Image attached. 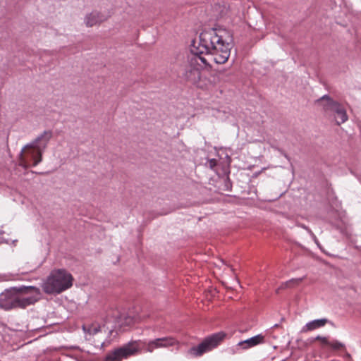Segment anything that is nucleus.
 I'll return each mask as SVG.
<instances>
[{
	"instance_id": "obj_10",
	"label": "nucleus",
	"mask_w": 361,
	"mask_h": 361,
	"mask_svg": "<svg viewBox=\"0 0 361 361\" xmlns=\"http://www.w3.org/2000/svg\"><path fill=\"white\" fill-rule=\"evenodd\" d=\"M264 336L262 334H257L250 338L238 342L236 345V348L238 350H247L257 345L264 343Z\"/></svg>"
},
{
	"instance_id": "obj_19",
	"label": "nucleus",
	"mask_w": 361,
	"mask_h": 361,
	"mask_svg": "<svg viewBox=\"0 0 361 361\" xmlns=\"http://www.w3.org/2000/svg\"><path fill=\"white\" fill-rule=\"evenodd\" d=\"M209 167L211 169H213L216 166V161L215 159H210L209 161Z\"/></svg>"
},
{
	"instance_id": "obj_9",
	"label": "nucleus",
	"mask_w": 361,
	"mask_h": 361,
	"mask_svg": "<svg viewBox=\"0 0 361 361\" xmlns=\"http://www.w3.org/2000/svg\"><path fill=\"white\" fill-rule=\"evenodd\" d=\"M108 17L104 13L94 10L85 15L84 18V23L87 27L99 25L102 23L106 21Z\"/></svg>"
},
{
	"instance_id": "obj_18",
	"label": "nucleus",
	"mask_w": 361,
	"mask_h": 361,
	"mask_svg": "<svg viewBox=\"0 0 361 361\" xmlns=\"http://www.w3.org/2000/svg\"><path fill=\"white\" fill-rule=\"evenodd\" d=\"M314 340H319V341H320L321 343H322V345H326V346H327L328 344L329 343V338L327 337L317 336V337H315L314 338Z\"/></svg>"
},
{
	"instance_id": "obj_16",
	"label": "nucleus",
	"mask_w": 361,
	"mask_h": 361,
	"mask_svg": "<svg viewBox=\"0 0 361 361\" xmlns=\"http://www.w3.org/2000/svg\"><path fill=\"white\" fill-rule=\"evenodd\" d=\"M302 278L292 279L286 283V286H293L299 284L302 281Z\"/></svg>"
},
{
	"instance_id": "obj_2",
	"label": "nucleus",
	"mask_w": 361,
	"mask_h": 361,
	"mask_svg": "<svg viewBox=\"0 0 361 361\" xmlns=\"http://www.w3.org/2000/svg\"><path fill=\"white\" fill-rule=\"evenodd\" d=\"M40 290L35 286L12 287L0 294V307L8 310L25 308L40 298Z\"/></svg>"
},
{
	"instance_id": "obj_1",
	"label": "nucleus",
	"mask_w": 361,
	"mask_h": 361,
	"mask_svg": "<svg viewBox=\"0 0 361 361\" xmlns=\"http://www.w3.org/2000/svg\"><path fill=\"white\" fill-rule=\"evenodd\" d=\"M231 46L219 35L216 30L210 29L202 32L198 41H193L188 56V66L185 71L186 79L198 85L202 75L201 70L214 62L217 64L226 63L231 54Z\"/></svg>"
},
{
	"instance_id": "obj_12",
	"label": "nucleus",
	"mask_w": 361,
	"mask_h": 361,
	"mask_svg": "<svg viewBox=\"0 0 361 361\" xmlns=\"http://www.w3.org/2000/svg\"><path fill=\"white\" fill-rule=\"evenodd\" d=\"M106 322L109 324V325L111 324V321H109V315H108L106 317V318L104 319V324L102 326L99 325L97 323H93V324H92L90 325H87V326L83 325L82 329L85 331V333H88L90 335H94L102 330H104V331H108L106 329V325L104 326Z\"/></svg>"
},
{
	"instance_id": "obj_4",
	"label": "nucleus",
	"mask_w": 361,
	"mask_h": 361,
	"mask_svg": "<svg viewBox=\"0 0 361 361\" xmlns=\"http://www.w3.org/2000/svg\"><path fill=\"white\" fill-rule=\"evenodd\" d=\"M73 285V277L65 269H55L42 281V288L47 294H59Z\"/></svg>"
},
{
	"instance_id": "obj_7",
	"label": "nucleus",
	"mask_w": 361,
	"mask_h": 361,
	"mask_svg": "<svg viewBox=\"0 0 361 361\" xmlns=\"http://www.w3.org/2000/svg\"><path fill=\"white\" fill-rule=\"evenodd\" d=\"M141 349L144 346L145 351L152 353L154 350L160 348H169L175 347L178 350L180 348V342L173 336H164L149 340L148 341H141Z\"/></svg>"
},
{
	"instance_id": "obj_8",
	"label": "nucleus",
	"mask_w": 361,
	"mask_h": 361,
	"mask_svg": "<svg viewBox=\"0 0 361 361\" xmlns=\"http://www.w3.org/2000/svg\"><path fill=\"white\" fill-rule=\"evenodd\" d=\"M109 315V321L111 324L109 325L106 322V329L108 331L111 332L117 328H121L126 326H131L138 320L137 317H133L128 314H121L118 312H114L112 315Z\"/></svg>"
},
{
	"instance_id": "obj_15",
	"label": "nucleus",
	"mask_w": 361,
	"mask_h": 361,
	"mask_svg": "<svg viewBox=\"0 0 361 361\" xmlns=\"http://www.w3.org/2000/svg\"><path fill=\"white\" fill-rule=\"evenodd\" d=\"M327 346L330 347L332 350H340L344 348L345 347L343 343L337 340L329 341V343L328 344Z\"/></svg>"
},
{
	"instance_id": "obj_11",
	"label": "nucleus",
	"mask_w": 361,
	"mask_h": 361,
	"mask_svg": "<svg viewBox=\"0 0 361 361\" xmlns=\"http://www.w3.org/2000/svg\"><path fill=\"white\" fill-rule=\"evenodd\" d=\"M319 102L325 111L334 114V116L343 108L339 103L334 101L326 95L323 96Z\"/></svg>"
},
{
	"instance_id": "obj_17",
	"label": "nucleus",
	"mask_w": 361,
	"mask_h": 361,
	"mask_svg": "<svg viewBox=\"0 0 361 361\" xmlns=\"http://www.w3.org/2000/svg\"><path fill=\"white\" fill-rule=\"evenodd\" d=\"M303 228L308 232V233L310 235L312 239L314 240V242L319 246V240L317 238L316 235L313 233V232L307 226H303Z\"/></svg>"
},
{
	"instance_id": "obj_13",
	"label": "nucleus",
	"mask_w": 361,
	"mask_h": 361,
	"mask_svg": "<svg viewBox=\"0 0 361 361\" xmlns=\"http://www.w3.org/2000/svg\"><path fill=\"white\" fill-rule=\"evenodd\" d=\"M329 320L326 318L317 319L307 322L301 329L302 333H307L324 326Z\"/></svg>"
},
{
	"instance_id": "obj_14",
	"label": "nucleus",
	"mask_w": 361,
	"mask_h": 361,
	"mask_svg": "<svg viewBox=\"0 0 361 361\" xmlns=\"http://www.w3.org/2000/svg\"><path fill=\"white\" fill-rule=\"evenodd\" d=\"M334 116L336 121L338 125L345 122L348 120V116L343 107L342 109L339 110Z\"/></svg>"
},
{
	"instance_id": "obj_5",
	"label": "nucleus",
	"mask_w": 361,
	"mask_h": 361,
	"mask_svg": "<svg viewBox=\"0 0 361 361\" xmlns=\"http://www.w3.org/2000/svg\"><path fill=\"white\" fill-rule=\"evenodd\" d=\"M141 353L140 340L131 341L121 346L109 351L104 361H122Z\"/></svg>"
},
{
	"instance_id": "obj_6",
	"label": "nucleus",
	"mask_w": 361,
	"mask_h": 361,
	"mask_svg": "<svg viewBox=\"0 0 361 361\" xmlns=\"http://www.w3.org/2000/svg\"><path fill=\"white\" fill-rule=\"evenodd\" d=\"M226 334L218 332L206 338L201 343L188 349L186 355L189 357H196L202 355L216 348L224 340Z\"/></svg>"
},
{
	"instance_id": "obj_3",
	"label": "nucleus",
	"mask_w": 361,
	"mask_h": 361,
	"mask_svg": "<svg viewBox=\"0 0 361 361\" xmlns=\"http://www.w3.org/2000/svg\"><path fill=\"white\" fill-rule=\"evenodd\" d=\"M51 130H44L33 141L27 144L20 151L19 165L23 168L37 166L42 161V155L52 137Z\"/></svg>"
}]
</instances>
